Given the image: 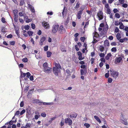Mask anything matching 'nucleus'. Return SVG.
I'll return each mask as SVG.
<instances>
[{
  "mask_svg": "<svg viewBox=\"0 0 128 128\" xmlns=\"http://www.w3.org/2000/svg\"><path fill=\"white\" fill-rule=\"evenodd\" d=\"M111 76L113 78H117L119 75V72L114 70L110 71Z\"/></svg>",
  "mask_w": 128,
  "mask_h": 128,
  "instance_id": "7ed1b4c3",
  "label": "nucleus"
},
{
  "mask_svg": "<svg viewBox=\"0 0 128 128\" xmlns=\"http://www.w3.org/2000/svg\"><path fill=\"white\" fill-rule=\"evenodd\" d=\"M12 35L11 34H9L6 37L8 38H12Z\"/></svg>",
  "mask_w": 128,
  "mask_h": 128,
  "instance_id": "6e6d98bb",
  "label": "nucleus"
},
{
  "mask_svg": "<svg viewBox=\"0 0 128 128\" xmlns=\"http://www.w3.org/2000/svg\"><path fill=\"white\" fill-rule=\"evenodd\" d=\"M94 118L99 123H100L101 122V121L99 117L97 116H94Z\"/></svg>",
  "mask_w": 128,
  "mask_h": 128,
  "instance_id": "a211bd4d",
  "label": "nucleus"
},
{
  "mask_svg": "<svg viewBox=\"0 0 128 128\" xmlns=\"http://www.w3.org/2000/svg\"><path fill=\"white\" fill-rule=\"evenodd\" d=\"M51 103L43 102L42 104L44 105H49L51 104Z\"/></svg>",
  "mask_w": 128,
  "mask_h": 128,
  "instance_id": "7c9ffc66",
  "label": "nucleus"
},
{
  "mask_svg": "<svg viewBox=\"0 0 128 128\" xmlns=\"http://www.w3.org/2000/svg\"><path fill=\"white\" fill-rule=\"evenodd\" d=\"M104 48L103 46H100L99 47V50L101 51V52H102L104 51Z\"/></svg>",
  "mask_w": 128,
  "mask_h": 128,
  "instance_id": "a878e982",
  "label": "nucleus"
},
{
  "mask_svg": "<svg viewBox=\"0 0 128 128\" xmlns=\"http://www.w3.org/2000/svg\"><path fill=\"white\" fill-rule=\"evenodd\" d=\"M40 115H36L34 117V118L36 120H37L38 119V118L40 117Z\"/></svg>",
  "mask_w": 128,
  "mask_h": 128,
  "instance_id": "8fccbe9b",
  "label": "nucleus"
},
{
  "mask_svg": "<svg viewBox=\"0 0 128 128\" xmlns=\"http://www.w3.org/2000/svg\"><path fill=\"white\" fill-rule=\"evenodd\" d=\"M119 1L120 4H122L124 3V0H119Z\"/></svg>",
  "mask_w": 128,
  "mask_h": 128,
  "instance_id": "de8ad7c7",
  "label": "nucleus"
},
{
  "mask_svg": "<svg viewBox=\"0 0 128 128\" xmlns=\"http://www.w3.org/2000/svg\"><path fill=\"white\" fill-rule=\"evenodd\" d=\"M59 25L57 23H55L52 26V32L53 34H56L58 31Z\"/></svg>",
  "mask_w": 128,
  "mask_h": 128,
  "instance_id": "f03ea898",
  "label": "nucleus"
},
{
  "mask_svg": "<svg viewBox=\"0 0 128 128\" xmlns=\"http://www.w3.org/2000/svg\"><path fill=\"white\" fill-rule=\"evenodd\" d=\"M84 125V126H86V128H88L90 127V125L87 123H85Z\"/></svg>",
  "mask_w": 128,
  "mask_h": 128,
  "instance_id": "2f4dec72",
  "label": "nucleus"
},
{
  "mask_svg": "<svg viewBox=\"0 0 128 128\" xmlns=\"http://www.w3.org/2000/svg\"><path fill=\"white\" fill-rule=\"evenodd\" d=\"M19 20L20 22L22 23H23L24 22V21L23 20L20 18H19Z\"/></svg>",
  "mask_w": 128,
  "mask_h": 128,
  "instance_id": "0e129e2a",
  "label": "nucleus"
},
{
  "mask_svg": "<svg viewBox=\"0 0 128 128\" xmlns=\"http://www.w3.org/2000/svg\"><path fill=\"white\" fill-rule=\"evenodd\" d=\"M30 28V26L28 25L25 26H24V28L25 30H28Z\"/></svg>",
  "mask_w": 128,
  "mask_h": 128,
  "instance_id": "58836bf2",
  "label": "nucleus"
},
{
  "mask_svg": "<svg viewBox=\"0 0 128 128\" xmlns=\"http://www.w3.org/2000/svg\"><path fill=\"white\" fill-rule=\"evenodd\" d=\"M65 123H68V124L69 125H71L72 124V121L70 118L65 119Z\"/></svg>",
  "mask_w": 128,
  "mask_h": 128,
  "instance_id": "0eeeda50",
  "label": "nucleus"
},
{
  "mask_svg": "<svg viewBox=\"0 0 128 128\" xmlns=\"http://www.w3.org/2000/svg\"><path fill=\"white\" fill-rule=\"evenodd\" d=\"M107 13L108 14H110V10L109 8H107Z\"/></svg>",
  "mask_w": 128,
  "mask_h": 128,
  "instance_id": "bf43d9fd",
  "label": "nucleus"
},
{
  "mask_svg": "<svg viewBox=\"0 0 128 128\" xmlns=\"http://www.w3.org/2000/svg\"><path fill=\"white\" fill-rule=\"evenodd\" d=\"M111 45L112 46H116V42H112V43L111 44Z\"/></svg>",
  "mask_w": 128,
  "mask_h": 128,
  "instance_id": "13d9d810",
  "label": "nucleus"
},
{
  "mask_svg": "<svg viewBox=\"0 0 128 128\" xmlns=\"http://www.w3.org/2000/svg\"><path fill=\"white\" fill-rule=\"evenodd\" d=\"M111 54L110 53L108 54L107 55L105 56V58L106 60H108L110 58L111 56Z\"/></svg>",
  "mask_w": 128,
  "mask_h": 128,
  "instance_id": "aec40b11",
  "label": "nucleus"
},
{
  "mask_svg": "<svg viewBox=\"0 0 128 128\" xmlns=\"http://www.w3.org/2000/svg\"><path fill=\"white\" fill-rule=\"evenodd\" d=\"M48 46H45L44 47V50L45 51H47L48 50Z\"/></svg>",
  "mask_w": 128,
  "mask_h": 128,
  "instance_id": "a18cd8bd",
  "label": "nucleus"
},
{
  "mask_svg": "<svg viewBox=\"0 0 128 128\" xmlns=\"http://www.w3.org/2000/svg\"><path fill=\"white\" fill-rule=\"evenodd\" d=\"M86 66L85 65H82L80 66V68H83L82 69H86Z\"/></svg>",
  "mask_w": 128,
  "mask_h": 128,
  "instance_id": "473e14b6",
  "label": "nucleus"
},
{
  "mask_svg": "<svg viewBox=\"0 0 128 128\" xmlns=\"http://www.w3.org/2000/svg\"><path fill=\"white\" fill-rule=\"evenodd\" d=\"M103 13L102 11H100L97 14V16L99 18L98 20H100L103 18Z\"/></svg>",
  "mask_w": 128,
  "mask_h": 128,
  "instance_id": "20e7f679",
  "label": "nucleus"
},
{
  "mask_svg": "<svg viewBox=\"0 0 128 128\" xmlns=\"http://www.w3.org/2000/svg\"><path fill=\"white\" fill-rule=\"evenodd\" d=\"M46 38L45 37H42L40 41L39 44L40 46H42L43 45V42L46 40Z\"/></svg>",
  "mask_w": 128,
  "mask_h": 128,
  "instance_id": "6e6552de",
  "label": "nucleus"
},
{
  "mask_svg": "<svg viewBox=\"0 0 128 128\" xmlns=\"http://www.w3.org/2000/svg\"><path fill=\"white\" fill-rule=\"evenodd\" d=\"M81 41L83 42H84V41L85 38L84 37H81L80 38Z\"/></svg>",
  "mask_w": 128,
  "mask_h": 128,
  "instance_id": "3c124183",
  "label": "nucleus"
},
{
  "mask_svg": "<svg viewBox=\"0 0 128 128\" xmlns=\"http://www.w3.org/2000/svg\"><path fill=\"white\" fill-rule=\"evenodd\" d=\"M113 12L114 13H116L118 12V10L116 8H114V9Z\"/></svg>",
  "mask_w": 128,
  "mask_h": 128,
  "instance_id": "5fc2aeb1",
  "label": "nucleus"
},
{
  "mask_svg": "<svg viewBox=\"0 0 128 128\" xmlns=\"http://www.w3.org/2000/svg\"><path fill=\"white\" fill-rule=\"evenodd\" d=\"M112 78H108V83H111L112 82Z\"/></svg>",
  "mask_w": 128,
  "mask_h": 128,
  "instance_id": "e433bc0d",
  "label": "nucleus"
},
{
  "mask_svg": "<svg viewBox=\"0 0 128 128\" xmlns=\"http://www.w3.org/2000/svg\"><path fill=\"white\" fill-rule=\"evenodd\" d=\"M1 21L3 23H5L6 22V21L5 19L4 18L2 17L1 19Z\"/></svg>",
  "mask_w": 128,
  "mask_h": 128,
  "instance_id": "4c0bfd02",
  "label": "nucleus"
},
{
  "mask_svg": "<svg viewBox=\"0 0 128 128\" xmlns=\"http://www.w3.org/2000/svg\"><path fill=\"white\" fill-rule=\"evenodd\" d=\"M122 6L124 8H126L128 6V4L126 3H123L122 4Z\"/></svg>",
  "mask_w": 128,
  "mask_h": 128,
  "instance_id": "c756f323",
  "label": "nucleus"
},
{
  "mask_svg": "<svg viewBox=\"0 0 128 128\" xmlns=\"http://www.w3.org/2000/svg\"><path fill=\"white\" fill-rule=\"evenodd\" d=\"M99 36V35L98 33L96 32H95L94 33V36L93 37L94 40L92 41V42L93 43H95L96 42L98 41L96 40L95 38H98Z\"/></svg>",
  "mask_w": 128,
  "mask_h": 128,
  "instance_id": "39448f33",
  "label": "nucleus"
},
{
  "mask_svg": "<svg viewBox=\"0 0 128 128\" xmlns=\"http://www.w3.org/2000/svg\"><path fill=\"white\" fill-rule=\"evenodd\" d=\"M84 59V58L82 57V55L79 56L78 59L79 60H83Z\"/></svg>",
  "mask_w": 128,
  "mask_h": 128,
  "instance_id": "4d7b16f0",
  "label": "nucleus"
},
{
  "mask_svg": "<svg viewBox=\"0 0 128 128\" xmlns=\"http://www.w3.org/2000/svg\"><path fill=\"white\" fill-rule=\"evenodd\" d=\"M115 16L117 18H119L120 17V15L119 14L116 13L115 14Z\"/></svg>",
  "mask_w": 128,
  "mask_h": 128,
  "instance_id": "c9c22d12",
  "label": "nucleus"
},
{
  "mask_svg": "<svg viewBox=\"0 0 128 128\" xmlns=\"http://www.w3.org/2000/svg\"><path fill=\"white\" fill-rule=\"evenodd\" d=\"M41 115L43 117H45L46 116V115L45 113L43 112L41 114Z\"/></svg>",
  "mask_w": 128,
  "mask_h": 128,
  "instance_id": "c03bdc74",
  "label": "nucleus"
},
{
  "mask_svg": "<svg viewBox=\"0 0 128 128\" xmlns=\"http://www.w3.org/2000/svg\"><path fill=\"white\" fill-rule=\"evenodd\" d=\"M116 37L118 40H119L121 38L120 34V33H118L116 35Z\"/></svg>",
  "mask_w": 128,
  "mask_h": 128,
  "instance_id": "b1692460",
  "label": "nucleus"
},
{
  "mask_svg": "<svg viewBox=\"0 0 128 128\" xmlns=\"http://www.w3.org/2000/svg\"><path fill=\"white\" fill-rule=\"evenodd\" d=\"M54 65L55 67L53 68V72L55 75L56 76L58 75V74L60 72L61 66L60 64L59 63H57L56 62L54 63Z\"/></svg>",
  "mask_w": 128,
  "mask_h": 128,
  "instance_id": "f257e3e1",
  "label": "nucleus"
},
{
  "mask_svg": "<svg viewBox=\"0 0 128 128\" xmlns=\"http://www.w3.org/2000/svg\"><path fill=\"white\" fill-rule=\"evenodd\" d=\"M66 72L68 74V76H70V71L68 70H66Z\"/></svg>",
  "mask_w": 128,
  "mask_h": 128,
  "instance_id": "09e8293b",
  "label": "nucleus"
},
{
  "mask_svg": "<svg viewBox=\"0 0 128 128\" xmlns=\"http://www.w3.org/2000/svg\"><path fill=\"white\" fill-rule=\"evenodd\" d=\"M15 30L16 31V33L17 36H19V30L18 28H16L15 29Z\"/></svg>",
  "mask_w": 128,
  "mask_h": 128,
  "instance_id": "5701e85b",
  "label": "nucleus"
},
{
  "mask_svg": "<svg viewBox=\"0 0 128 128\" xmlns=\"http://www.w3.org/2000/svg\"><path fill=\"white\" fill-rule=\"evenodd\" d=\"M28 7L30 8L31 11L33 12H34L35 10L34 8L30 4H28Z\"/></svg>",
  "mask_w": 128,
  "mask_h": 128,
  "instance_id": "f3484780",
  "label": "nucleus"
},
{
  "mask_svg": "<svg viewBox=\"0 0 128 128\" xmlns=\"http://www.w3.org/2000/svg\"><path fill=\"white\" fill-rule=\"evenodd\" d=\"M124 26L123 25V24L122 25H120L119 28L121 29H124Z\"/></svg>",
  "mask_w": 128,
  "mask_h": 128,
  "instance_id": "79ce46f5",
  "label": "nucleus"
},
{
  "mask_svg": "<svg viewBox=\"0 0 128 128\" xmlns=\"http://www.w3.org/2000/svg\"><path fill=\"white\" fill-rule=\"evenodd\" d=\"M111 51L112 52H116V47H114L112 48Z\"/></svg>",
  "mask_w": 128,
  "mask_h": 128,
  "instance_id": "f704fd0d",
  "label": "nucleus"
},
{
  "mask_svg": "<svg viewBox=\"0 0 128 128\" xmlns=\"http://www.w3.org/2000/svg\"><path fill=\"white\" fill-rule=\"evenodd\" d=\"M51 68L48 67L46 68H44V71L46 72L50 73L51 72Z\"/></svg>",
  "mask_w": 128,
  "mask_h": 128,
  "instance_id": "4468645a",
  "label": "nucleus"
},
{
  "mask_svg": "<svg viewBox=\"0 0 128 128\" xmlns=\"http://www.w3.org/2000/svg\"><path fill=\"white\" fill-rule=\"evenodd\" d=\"M14 20L16 22H17L18 19V15H14Z\"/></svg>",
  "mask_w": 128,
  "mask_h": 128,
  "instance_id": "bb28decb",
  "label": "nucleus"
},
{
  "mask_svg": "<svg viewBox=\"0 0 128 128\" xmlns=\"http://www.w3.org/2000/svg\"><path fill=\"white\" fill-rule=\"evenodd\" d=\"M125 38H124V39H120V42H121V43H122L124 42V40H125Z\"/></svg>",
  "mask_w": 128,
  "mask_h": 128,
  "instance_id": "680f3d73",
  "label": "nucleus"
},
{
  "mask_svg": "<svg viewBox=\"0 0 128 128\" xmlns=\"http://www.w3.org/2000/svg\"><path fill=\"white\" fill-rule=\"evenodd\" d=\"M100 60L102 62H105V60L104 58H102L100 59Z\"/></svg>",
  "mask_w": 128,
  "mask_h": 128,
  "instance_id": "e2e57ef3",
  "label": "nucleus"
},
{
  "mask_svg": "<svg viewBox=\"0 0 128 128\" xmlns=\"http://www.w3.org/2000/svg\"><path fill=\"white\" fill-rule=\"evenodd\" d=\"M10 44L11 45H14L15 44V42L14 41H10L9 42Z\"/></svg>",
  "mask_w": 128,
  "mask_h": 128,
  "instance_id": "49530a36",
  "label": "nucleus"
},
{
  "mask_svg": "<svg viewBox=\"0 0 128 128\" xmlns=\"http://www.w3.org/2000/svg\"><path fill=\"white\" fill-rule=\"evenodd\" d=\"M32 28L33 29H34L35 28V25L34 24H31Z\"/></svg>",
  "mask_w": 128,
  "mask_h": 128,
  "instance_id": "052dcab7",
  "label": "nucleus"
},
{
  "mask_svg": "<svg viewBox=\"0 0 128 128\" xmlns=\"http://www.w3.org/2000/svg\"><path fill=\"white\" fill-rule=\"evenodd\" d=\"M99 56L101 57H104L105 56V54L104 53H100L99 54Z\"/></svg>",
  "mask_w": 128,
  "mask_h": 128,
  "instance_id": "ea45409f",
  "label": "nucleus"
},
{
  "mask_svg": "<svg viewBox=\"0 0 128 128\" xmlns=\"http://www.w3.org/2000/svg\"><path fill=\"white\" fill-rule=\"evenodd\" d=\"M26 74V77L28 78H29L30 75V74L29 72H27Z\"/></svg>",
  "mask_w": 128,
  "mask_h": 128,
  "instance_id": "603ef678",
  "label": "nucleus"
},
{
  "mask_svg": "<svg viewBox=\"0 0 128 128\" xmlns=\"http://www.w3.org/2000/svg\"><path fill=\"white\" fill-rule=\"evenodd\" d=\"M19 15L20 16H23L24 17L26 16V15L24 12H19Z\"/></svg>",
  "mask_w": 128,
  "mask_h": 128,
  "instance_id": "2eb2a0df",
  "label": "nucleus"
},
{
  "mask_svg": "<svg viewBox=\"0 0 128 128\" xmlns=\"http://www.w3.org/2000/svg\"><path fill=\"white\" fill-rule=\"evenodd\" d=\"M43 67L44 68H46L48 67V66L47 63V62H45L43 64Z\"/></svg>",
  "mask_w": 128,
  "mask_h": 128,
  "instance_id": "72a5a7b5",
  "label": "nucleus"
},
{
  "mask_svg": "<svg viewBox=\"0 0 128 128\" xmlns=\"http://www.w3.org/2000/svg\"><path fill=\"white\" fill-rule=\"evenodd\" d=\"M119 30L118 28V27H116L115 29V32H118L119 31Z\"/></svg>",
  "mask_w": 128,
  "mask_h": 128,
  "instance_id": "864d4df0",
  "label": "nucleus"
},
{
  "mask_svg": "<svg viewBox=\"0 0 128 128\" xmlns=\"http://www.w3.org/2000/svg\"><path fill=\"white\" fill-rule=\"evenodd\" d=\"M26 126L28 128H29L30 127L31 124H30L27 123L26 124Z\"/></svg>",
  "mask_w": 128,
  "mask_h": 128,
  "instance_id": "338daca9",
  "label": "nucleus"
},
{
  "mask_svg": "<svg viewBox=\"0 0 128 128\" xmlns=\"http://www.w3.org/2000/svg\"><path fill=\"white\" fill-rule=\"evenodd\" d=\"M42 26L46 29L49 28L50 27L49 24L47 22H43L42 23Z\"/></svg>",
  "mask_w": 128,
  "mask_h": 128,
  "instance_id": "1a4fd4ad",
  "label": "nucleus"
},
{
  "mask_svg": "<svg viewBox=\"0 0 128 128\" xmlns=\"http://www.w3.org/2000/svg\"><path fill=\"white\" fill-rule=\"evenodd\" d=\"M60 49L61 51L63 52H66V50L65 47L63 46H60Z\"/></svg>",
  "mask_w": 128,
  "mask_h": 128,
  "instance_id": "6ab92c4d",
  "label": "nucleus"
},
{
  "mask_svg": "<svg viewBox=\"0 0 128 128\" xmlns=\"http://www.w3.org/2000/svg\"><path fill=\"white\" fill-rule=\"evenodd\" d=\"M24 20L26 22L28 23L32 21V19L31 18L29 19L28 18V17L26 16L24 17Z\"/></svg>",
  "mask_w": 128,
  "mask_h": 128,
  "instance_id": "9b49d317",
  "label": "nucleus"
},
{
  "mask_svg": "<svg viewBox=\"0 0 128 128\" xmlns=\"http://www.w3.org/2000/svg\"><path fill=\"white\" fill-rule=\"evenodd\" d=\"M24 105V103L23 102H22L20 104V107H23Z\"/></svg>",
  "mask_w": 128,
  "mask_h": 128,
  "instance_id": "69168bd1",
  "label": "nucleus"
},
{
  "mask_svg": "<svg viewBox=\"0 0 128 128\" xmlns=\"http://www.w3.org/2000/svg\"><path fill=\"white\" fill-rule=\"evenodd\" d=\"M113 39V37L112 36H110L108 37V39L110 40H112Z\"/></svg>",
  "mask_w": 128,
  "mask_h": 128,
  "instance_id": "774afa93",
  "label": "nucleus"
},
{
  "mask_svg": "<svg viewBox=\"0 0 128 128\" xmlns=\"http://www.w3.org/2000/svg\"><path fill=\"white\" fill-rule=\"evenodd\" d=\"M22 61L24 62H26L28 61V59L27 58H25L22 59Z\"/></svg>",
  "mask_w": 128,
  "mask_h": 128,
  "instance_id": "a19ab883",
  "label": "nucleus"
},
{
  "mask_svg": "<svg viewBox=\"0 0 128 128\" xmlns=\"http://www.w3.org/2000/svg\"><path fill=\"white\" fill-rule=\"evenodd\" d=\"M18 10H13L14 15H18Z\"/></svg>",
  "mask_w": 128,
  "mask_h": 128,
  "instance_id": "c85d7f7f",
  "label": "nucleus"
},
{
  "mask_svg": "<svg viewBox=\"0 0 128 128\" xmlns=\"http://www.w3.org/2000/svg\"><path fill=\"white\" fill-rule=\"evenodd\" d=\"M121 122L125 125L128 124L126 120L124 119H122L120 120Z\"/></svg>",
  "mask_w": 128,
  "mask_h": 128,
  "instance_id": "dca6fc26",
  "label": "nucleus"
},
{
  "mask_svg": "<svg viewBox=\"0 0 128 128\" xmlns=\"http://www.w3.org/2000/svg\"><path fill=\"white\" fill-rule=\"evenodd\" d=\"M83 10H82L78 12L76 15L77 18L78 19H80L81 18V15H82V11Z\"/></svg>",
  "mask_w": 128,
  "mask_h": 128,
  "instance_id": "9d476101",
  "label": "nucleus"
},
{
  "mask_svg": "<svg viewBox=\"0 0 128 128\" xmlns=\"http://www.w3.org/2000/svg\"><path fill=\"white\" fill-rule=\"evenodd\" d=\"M33 32L31 31H29L28 32V34L29 36H31L33 34Z\"/></svg>",
  "mask_w": 128,
  "mask_h": 128,
  "instance_id": "cd10ccee",
  "label": "nucleus"
},
{
  "mask_svg": "<svg viewBox=\"0 0 128 128\" xmlns=\"http://www.w3.org/2000/svg\"><path fill=\"white\" fill-rule=\"evenodd\" d=\"M26 112V110L24 109L20 113V115H22L23 114H24Z\"/></svg>",
  "mask_w": 128,
  "mask_h": 128,
  "instance_id": "37998d69",
  "label": "nucleus"
},
{
  "mask_svg": "<svg viewBox=\"0 0 128 128\" xmlns=\"http://www.w3.org/2000/svg\"><path fill=\"white\" fill-rule=\"evenodd\" d=\"M87 72V70L86 69H81L80 73L81 75H84L86 74Z\"/></svg>",
  "mask_w": 128,
  "mask_h": 128,
  "instance_id": "f8f14e48",
  "label": "nucleus"
},
{
  "mask_svg": "<svg viewBox=\"0 0 128 128\" xmlns=\"http://www.w3.org/2000/svg\"><path fill=\"white\" fill-rule=\"evenodd\" d=\"M21 75H20V82L21 84V82L22 81V78L25 77L26 75V74L24 73H23L22 71H20Z\"/></svg>",
  "mask_w": 128,
  "mask_h": 128,
  "instance_id": "ddd939ff",
  "label": "nucleus"
},
{
  "mask_svg": "<svg viewBox=\"0 0 128 128\" xmlns=\"http://www.w3.org/2000/svg\"><path fill=\"white\" fill-rule=\"evenodd\" d=\"M104 44L105 46H108L109 44L108 40H105L104 42Z\"/></svg>",
  "mask_w": 128,
  "mask_h": 128,
  "instance_id": "4be33fe9",
  "label": "nucleus"
},
{
  "mask_svg": "<svg viewBox=\"0 0 128 128\" xmlns=\"http://www.w3.org/2000/svg\"><path fill=\"white\" fill-rule=\"evenodd\" d=\"M116 59V62L118 63L120 62L121 61L122 59L121 57H119L118 58H117Z\"/></svg>",
  "mask_w": 128,
  "mask_h": 128,
  "instance_id": "412c9836",
  "label": "nucleus"
},
{
  "mask_svg": "<svg viewBox=\"0 0 128 128\" xmlns=\"http://www.w3.org/2000/svg\"><path fill=\"white\" fill-rule=\"evenodd\" d=\"M58 31L60 33H63L65 32L64 28L62 26H60L58 29Z\"/></svg>",
  "mask_w": 128,
  "mask_h": 128,
  "instance_id": "423d86ee",
  "label": "nucleus"
},
{
  "mask_svg": "<svg viewBox=\"0 0 128 128\" xmlns=\"http://www.w3.org/2000/svg\"><path fill=\"white\" fill-rule=\"evenodd\" d=\"M47 56L48 57H50L51 56L52 53L51 52L48 51L46 52Z\"/></svg>",
  "mask_w": 128,
  "mask_h": 128,
  "instance_id": "393cba45",
  "label": "nucleus"
}]
</instances>
